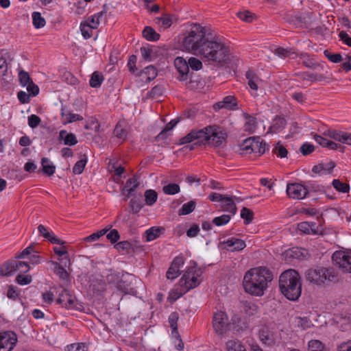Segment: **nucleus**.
Segmentation results:
<instances>
[{"label":"nucleus","mask_w":351,"mask_h":351,"mask_svg":"<svg viewBox=\"0 0 351 351\" xmlns=\"http://www.w3.org/2000/svg\"><path fill=\"white\" fill-rule=\"evenodd\" d=\"M268 149V145L260 136H254V141H253L252 145V152L258 153L261 155Z\"/></svg>","instance_id":"21"},{"label":"nucleus","mask_w":351,"mask_h":351,"mask_svg":"<svg viewBox=\"0 0 351 351\" xmlns=\"http://www.w3.org/2000/svg\"><path fill=\"white\" fill-rule=\"evenodd\" d=\"M137 282L138 280L135 276L126 273L123 274L119 281H117L116 287L119 291L125 294L136 295L137 291L134 287V284Z\"/></svg>","instance_id":"8"},{"label":"nucleus","mask_w":351,"mask_h":351,"mask_svg":"<svg viewBox=\"0 0 351 351\" xmlns=\"http://www.w3.org/2000/svg\"><path fill=\"white\" fill-rule=\"evenodd\" d=\"M184 263L182 256L175 257L166 273L167 279L174 280L180 276L181 274L180 268L184 265Z\"/></svg>","instance_id":"14"},{"label":"nucleus","mask_w":351,"mask_h":351,"mask_svg":"<svg viewBox=\"0 0 351 351\" xmlns=\"http://www.w3.org/2000/svg\"><path fill=\"white\" fill-rule=\"evenodd\" d=\"M143 74L147 75V80L151 82L156 77L157 70L154 66L150 65L144 68L138 75L141 76Z\"/></svg>","instance_id":"32"},{"label":"nucleus","mask_w":351,"mask_h":351,"mask_svg":"<svg viewBox=\"0 0 351 351\" xmlns=\"http://www.w3.org/2000/svg\"><path fill=\"white\" fill-rule=\"evenodd\" d=\"M228 351H246L243 345L238 340H230L226 343Z\"/></svg>","instance_id":"41"},{"label":"nucleus","mask_w":351,"mask_h":351,"mask_svg":"<svg viewBox=\"0 0 351 351\" xmlns=\"http://www.w3.org/2000/svg\"><path fill=\"white\" fill-rule=\"evenodd\" d=\"M287 22L291 24L294 27H302L304 24V21L301 16L295 15V16H287Z\"/></svg>","instance_id":"56"},{"label":"nucleus","mask_w":351,"mask_h":351,"mask_svg":"<svg viewBox=\"0 0 351 351\" xmlns=\"http://www.w3.org/2000/svg\"><path fill=\"white\" fill-rule=\"evenodd\" d=\"M10 263H12L11 265L14 267L12 268L13 274L16 271H19L20 273H26L30 269L27 262L20 261L15 258L14 260H10Z\"/></svg>","instance_id":"25"},{"label":"nucleus","mask_w":351,"mask_h":351,"mask_svg":"<svg viewBox=\"0 0 351 351\" xmlns=\"http://www.w3.org/2000/svg\"><path fill=\"white\" fill-rule=\"evenodd\" d=\"M174 65L179 73L177 79L181 82L186 81L189 73L186 60L182 57H177L174 60Z\"/></svg>","instance_id":"16"},{"label":"nucleus","mask_w":351,"mask_h":351,"mask_svg":"<svg viewBox=\"0 0 351 351\" xmlns=\"http://www.w3.org/2000/svg\"><path fill=\"white\" fill-rule=\"evenodd\" d=\"M287 121L285 118L281 117H276L271 125L269 130L272 133H276L282 131L286 126Z\"/></svg>","instance_id":"26"},{"label":"nucleus","mask_w":351,"mask_h":351,"mask_svg":"<svg viewBox=\"0 0 351 351\" xmlns=\"http://www.w3.org/2000/svg\"><path fill=\"white\" fill-rule=\"evenodd\" d=\"M245 117L246 119V121L244 124V130L250 133L254 132L256 127V118L247 114H245Z\"/></svg>","instance_id":"34"},{"label":"nucleus","mask_w":351,"mask_h":351,"mask_svg":"<svg viewBox=\"0 0 351 351\" xmlns=\"http://www.w3.org/2000/svg\"><path fill=\"white\" fill-rule=\"evenodd\" d=\"M300 58L302 60V63L305 67L313 71L328 73V67L325 62H319L306 53H301Z\"/></svg>","instance_id":"12"},{"label":"nucleus","mask_w":351,"mask_h":351,"mask_svg":"<svg viewBox=\"0 0 351 351\" xmlns=\"http://www.w3.org/2000/svg\"><path fill=\"white\" fill-rule=\"evenodd\" d=\"M165 88L162 85H156L147 93V97L157 99L162 95Z\"/></svg>","instance_id":"52"},{"label":"nucleus","mask_w":351,"mask_h":351,"mask_svg":"<svg viewBox=\"0 0 351 351\" xmlns=\"http://www.w3.org/2000/svg\"><path fill=\"white\" fill-rule=\"evenodd\" d=\"M54 252L60 256H65L64 257L60 259L61 263L64 267H69L71 265L70 258L68 255V251L64 247H57L53 248Z\"/></svg>","instance_id":"29"},{"label":"nucleus","mask_w":351,"mask_h":351,"mask_svg":"<svg viewBox=\"0 0 351 351\" xmlns=\"http://www.w3.org/2000/svg\"><path fill=\"white\" fill-rule=\"evenodd\" d=\"M19 79L20 84L25 86L32 80H31L29 75L27 72L22 70L19 73Z\"/></svg>","instance_id":"63"},{"label":"nucleus","mask_w":351,"mask_h":351,"mask_svg":"<svg viewBox=\"0 0 351 351\" xmlns=\"http://www.w3.org/2000/svg\"><path fill=\"white\" fill-rule=\"evenodd\" d=\"M243 311L249 316H252L258 313V306L254 302H245L243 304Z\"/></svg>","instance_id":"42"},{"label":"nucleus","mask_w":351,"mask_h":351,"mask_svg":"<svg viewBox=\"0 0 351 351\" xmlns=\"http://www.w3.org/2000/svg\"><path fill=\"white\" fill-rule=\"evenodd\" d=\"M245 77L247 80V84L249 85L250 88L256 90L258 89L257 82L259 80L258 77L252 71H247Z\"/></svg>","instance_id":"33"},{"label":"nucleus","mask_w":351,"mask_h":351,"mask_svg":"<svg viewBox=\"0 0 351 351\" xmlns=\"http://www.w3.org/2000/svg\"><path fill=\"white\" fill-rule=\"evenodd\" d=\"M273 276L266 267H256L248 271L243 278V287L246 292L261 296L271 282Z\"/></svg>","instance_id":"2"},{"label":"nucleus","mask_w":351,"mask_h":351,"mask_svg":"<svg viewBox=\"0 0 351 351\" xmlns=\"http://www.w3.org/2000/svg\"><path fill=\"white\" fill-rule=\"evenodd\" d=\"M164 193L167 195H175L180 192V186L175 183H171L162 187Z\"/></svg>","instance_id":"50"},{"label":"nucleus","mask_w":351,"mask_h":351,"mask_svg":"<svg viewBox=\"0 0 351 351\" xmlns=\"http://www.w3.org/2000/svg\"><path fill=\"white\" fill-rule=\"evenodd\" d=\"M226 133L223 132L217 125H208L200 130H191L188 134L180 139L179 145L190 143L186 146L189 150L195 149V146L211 145L213 147L220 146L226 138Z\"/></svg>","instance_id":"1"},{"label":"nucleus","mask_w":351,"mask_h":351,"mask_svg":"<svg viewBox=\"0 0 351 351\" xmlns=\"http://www.w3.org/2000/svg\"><path fill=\"white\" fill-rule=\"evenodd\" d=\"M114 247L119 252L127 251L129 253V250L132 248V244L128 241H123L118 242L115 244Z\"/></svg>","instance_id":"62"},{"label":"nucleus","mask_w":351,"mask_h":351,"mask_svg":"<svg viewBox=\"0 0 351 351\" xmlns=\"http://www.w3.org/2000/svg\"><path fill=\"white\" fill-rule=\"evenodd\" d=\"M253 141H254V136L245 139L240 144L241 150L245 151L246 152V153H252V145L253 143Z\"/></svg>","instance_id":"60"},{"label":"nucleus","mask_w":351,"mask_h":351,"mask_svg":"<svg viewBox=\"0 0 351 351\" xmlns=\"http://www.w3.org/2000/svg\"><path fill=\"white\" fill-rule=\"evenodd\" d=\"M315 224L312 223L310 224L308 222L303 221L298 225V229L299 231L304 233V234H311V232L315 233V231L314 230V227Z\"/></svg>","instance_id":"45"},{"label":"nucleus","mask_w":351,"mask_h":351,"mask_svg":"<svg viewBox=\"0 0 351 351\" xmlns=\"http://www.w3.org/2000/svg\"><path fill=\"white\" fill-rule=\"evenodd\" d=\"M201 274V270L197 269L196 266L189 267L180 278L178 287L171 293V297L173 301L182 297L190 289L197 287L202 280L199 278Z\"/></svg>","instance_id":"5"},{"label":"nucleus","mask_w":351,"mask_h":351,"mask_svg":"<svg viewBox=\"0 0 351 351\" xmlns=\"http://www.w3.org/2000/svg\"><path fill=\"white\" fill-rule=\"evenodd\" d=\"M182 119V117L180 116L177 119L171 120L169 123H167L165 128L156 136V141H160L161 140H165L170 135V132L171 130L177 125V123Z\"/></svg>","instance_id":"19"},{"label":"nucleus","mask_w":351,"mask_h":351,"mask_svg":"<svg viewBox=\"0 0 351 351\" xmlns=\"http://www.w3.org/2000/svg\"><path fill=\"white\" fill-rule=\"evenodd\" d=\"M223 103L224 104L225 108L228 110H234L237 107V101L236 98L233 96H226L223 99Z\"/></svg>","instance_id":"54"},{"label":"nucleus","mask_w":351,"mask_h":351,"mask_svg":"<svg viewBox=\"0 0 351 351\" xmlns=\"http://www.w3.org/2000/svg\"><path fill=\"white\" fill-rule=\"evenodd\" d=\"M306 278L308 282L318 285L324 284L326 281L335 283L339 280L337 274L331 267L310 269L306 272Z\"/></svg>","instance_id":"7"},{"label":"nucleus","mask_w":351,"mask_h":351,"mask_svg":"<svg viewBox=\"0 0 351 351\" xmlns=\"http://www.w3.org/2000/svg\"><path fill=\"white\" fill-rule=\"evenodd\" d=\"M50 160L47 158H43L41 159L42 171L47 176H51L55 173L56 166L52 163L48 164Z\"/></svg>","instance_id":"28"},{"label":"nucleus","mask_w":351,"mask_h":351,"mask_svg":"<svg viewBox=\"0 0 351 351\" xmlns=\"http://www.w3.org/2000/svg\"><path fill=\"white\" fill-rule=\"evenodd\" d=\"M11 264L10 261H8L0 267V277L10 276L14 274L12 270L14 267Z\"/></svg>","instance_id":"46"},{"label":"nucleus","mask_w":351,"mask_h":351,"mask_svg":"<svg viewBox=\"0 0 351 351\" xmlns=\"http://www.w3.org/2000/svg\"><path fill=\"white\" fill-rule=\"evenodd\" d=\"M213 326L215 332L219 335H223L227 331L228 316L222 311L214 314Z\"/></svg>","instance_id":"10"},{"label":"nucleus","mask_w":351,"mask_h":351,"mask_svg":"<svg viewBox=\"0 0 351 351\" xmlns=\"http://www.w3.org/2000/svg\"><path fill=\"white\" fill-rule=\"evenodd\" d=\"M32 20L33 25L36 29L43 27L46 24L45 19L38 12H34L32 13Z\"/></svg>","instance_id":"44"},{"label":"nucleus","mask_w":351,"mask_h":351,"mask_svg":"<svg viewBox=\"0 0 351 351\" xmlns=\"http://www.w3.org/2000/svg\"><path fill=\"white\" fill-rule=\"evenodd\" d=\"M104 14H106V12L101 11L97 14L89 17L88 20L84 23H86L87 25H90V27L92 29H97L99 23V19Z\"/></svg>","instance_id":"43"},{"label":"nucleus","mask_w":351,"mask_h":351,"mask_svg":"<svg viewBox=\"0 0 351 351\" xmlns=\"http://www.w3.org/2000/svg\"><path fill=\"white\" fill-rule=\"evenodd\" d=\"M322 71H315L313 73L311 72H302L296 73L295 75L303 80H308L311 82H322L328 79L327 74Z\"/></svg>","instance_id":"17"},{"label":"nucleus","mask_w":351,"mask_h":351,"mask_svg":"<svg viewBox=\"0 0 351 351\" xmlns=\"http://www.w3.org/2000/svg\"><path fill=\"white\" fill-rule=\"evenodd\" d=\"M66 351H86V346L84 343H72L66 346Z\"/></svg>","instance_id":"64"},{"label":"nucleus","mask_w":351,"mask_h":351,"mask_svg":"<svg viewBox=\"0 0 351 351\" xmlns=\"http://www.w3.org/2000/svg\"><path fill=\"white\" fill-rule=\"evenodd\" d=\"M196 206V202L193 200H191L189 202L184 204L178 210L179 215H186L192 213Z\"/></svg>","instance_id":"37"},{"label":"nucleus","mask_w":351,"mask_h":351,"mask_svg":"<svg viewBox=\"0 0 351 351\" xmlns=\"http://www.w3.org/2000/svg\"><path fill=\"white\" fill-rule=\"evenodd\" d=\"M87 162V156L86 154H84L82 156V158L78 160L73 167V173L74 174H81Z\"/></svg>","instance_id":"40"},{"label":"nucleus","mask_w":351,"mask_h":351,"mask_svg":"<svg viewBox=\"0 0 351 351\" xmlns=\"http://www.w3.org/2000/svg\"><path fill=\"white\" fill-rule=\"evenodd\" d=\"M197 55L208 61L221 63L227 60L229 48L225 43L208 34Z\"/></svg>","instance_id":"3"},{"label":"nucleus","mask_w":351,"mask_h":351,"mask_svg":"<svg viewBox=\"0 0 351 351\" xmlns=\"http://www.w3.org/2000/svg\"><path fill=\"white\" fill-rule=\"evenodd\" d=\"M332 261L339 265L343 272L351 273V252H336L332 255Z\"/></svg>","instance_id":"11"},{"label":"nucleus","mask_w":351,"mask_h":351,"mask_svg":"<svg viewBox=\"0 0 351 351\" xmlns=\"http://www.w3.org/2000/svg\"><path fill=\"white\" fill-rule=\"evenodd\" d=\"M165 228L163 227H152L145 231L147 241H152L160 237L163 233Z\"/></svg>","instance_id":"23"},{"label":"nucleus","mask_w":351,"mask_h":351,"mask_svg":"<svg viewBox=\"0 0 351 351\" xmlns=\"http://www.w3.org/2000/svg\"><path fill=\"white\" fill-rule=\"evenodd\" d=\"M286 191L290 198L295 199H304L308 194V189L300 183L288 184Z\"/></svg>","instance_id":"13"},{"label":"nucleus","mask_w":351,"mask_h":351,"mask_svg":"<svg viewBox=\"0 0 351 351\" xmlns=\"http://www.w3.org/2000/svg\"><path fill=\"white\" fill-rule=\"evenodd\" d=\"M59 139L64 141L65 145L73 146L77 143L76 136L73 133H68L66 130H62L59 133Z\"/></svg>","instance_id":"22"},{"label":"nucleus","mask_w":351,"mask_h":351,"mask_svg":"<svg viewBox=\"0 0 351 351\" xmlns=\"http://www.w3.org/2000/svg\"><path fill=\"white\" fill-rule=\"evenodd\" d=\"M187 63L189 68H191L193 70L199 71L202 68V62L195 57H191L188 59Z\"/></svg>","instance_id":"59"},{"label":"nucleus","mask_w":351,"mask_h":351,"mask_svg":"<svg viewBox=\"0 0 351 351\" xmlns=\"http://www.w3.org/2000/svg\"><path fill=\"white\" fill-rule=\"evenodd\" d=\"M145 200L148 206H152L158 199V193L152 189H148L145 191Z\"/></svg>","instance_id":"39"},{"label":"nucleus","mask_w":351,"mask_h":351,"mask_svg":"<svg viewBox=\"0 0 351 351\" xmlns=\"http://www.w3.org/2000/svg\"><path fill=\"white\" fill-rule=\"evenodd\" d=\"M112 228V225L108 226L106 228L97 231V232H94L92 234L89 235L88 237H86L84 238V241L86 242H93L95 241L98 240L101 237L107 233L108 231H109Z\"/></svg>","instance_id":"38"},{"label":"nucleus","mask_w":351,"mask_h":351,"mask_svg":"<svg viewBox=\"0 0 351 351\" xmlns=\"http://www.w3.org/2000/svg\"><path fill=\"white\" fill-rule=\"evenodd\" d=\"M308 256V252L305 248L293 247L285 251L284 253L285 258L287 261H291L293 259L304 260Z\"/></svg>","instance_id":"15"},{"label":"nucleus","mask_w":351,"mask_h":351,"mask_svg":"<svg viewBox=\"0 0 351 351\" xmlns=\"http://www.w3.org/2000/svg\"><path fill=\"white\" fill-rule=\"evenodd\" d=\"M228 247V250L231 252L241 251L246 246L244 241L232 237L223 242Z\"/></svg>","instance_id":"20"},{"label":"nucleus","mask_w":351,"mask_h":351,"mask_svg":"<svg viewBox=\"0 0 351 351\" xmlns=\"http://www.w3.org/2000/svg\"><path fill=\"white\" fill-rule=\"evenodd\" d=\"M64 297H67V301L64 303V307L67 309H79L77 307L78 302L75 298L70 294L68 290L64 289L61 294H60L57 302L62 304L65 301Z\"/></svg>","instance_id":"18"},{"label":"nucleus","mask_w":351,"mask_h":351,"mask_svg":"<svg viewBox=\"0 0 351 351\" xmlns=\"http://www.w3.org/2000/svg\"><path fill=\"white\" fill-rule=\"evenodd\" d=\"M186 86L190 90H196L202 86V83L197 79H195L193 76V73H191L189 81L186 82Z\"/></svg>","instance_id":"61"},{"label":"nucleus","mask_w":351,"mask_h":351,"mask_svg":"<svg viewBox=\"0 0 351 351\" xmlns=\"http://www.w3.org/2000/svg\"><path fill=\"white\" fill-rule=\"evenodd\" d=\"M332 184L337 191L342 193L348 192L350 189L348 184L341 182L339 180H333Z\"/></svg>","instance_id":"58"},{"label":"nucleus","mask_w":351,"mask_h":351,"mask_svg":"<svg viewBox=\"0 0 351 351\" xmlns=\"http://www.w3.org/2000/svg\"><path fill=\"white\" fill-rule=\"evenodd\" d=\"M51 264L53 265L54 273L62 280H69V274L62 266L61 263L52 261Z\"/></svg>","instance_id":"24"},{"label":"nucleus","mask_w":351,"mask_h":351,"mask_svg":"<svg viewBox=\"0 0 351 351\" xmlns=\"http://www.w3.org/2000/svg\"><path fill=\"white\" fill-rule=\"evenodd\" d=\"M17 342L16 335L10 330L0 332V351H11Z\"/></svg>","instance_id":"9"},{"label":"nucleus","mask_w":351,"mask_h":351,"mask_svg":"<svg viewBox=\"0 0 351 351\" xmlns=\"http://www.w3.org/2000/svg\"><path fill=\"white\" fill-rule=\"evenodd\" d=\"M308 351H326L322 343L319 340H311L308 342Z\"/></svg>","instance_id":"55"},{"label":"nucleus","mask_w":351,"mask_h":351,"mask_svg":"<svg viewBox=\"0 0 351 351\" xmlns=\"http://www.w3.org/2000/svg\"><path fill=\"white\" fill-rule=\"evenodd\" d=\"M140 179V176L138 174L134 175V176L129 180H128L125 182V186L122 189V194L125 195V190L132 187L133 185H137V188L138 187L140 183L138 182Z\"/></svg>","instance_id":"51"},{"label":"nucleus","mask_w":351,"mask_h":351,"mask_svg":"<svg viewBox=\"0 0 351 351\" xmlns=\"http://www.w3.org/2000/svg\"><path fill=\"white\" fill-rule=\"evenodd\" d=\"M254 213L253 212L246 208L243 207L241 210V217L244 219V223L247 225L252 221Z\"/></svg>","instance_id":"49"},{"label":"nucleus","mask_w":351,"mask_h":351,"mask_svg":"<svg viewBox=\"0 0 351 351\" xmlns=\"http://www.w3.org/2000/svg\"><path fill=\"white\" fill-rule=\"evenodd\" d=\"M281 293L289 300L296 301L302 293L300 276L295 270L289 269L281 274L279 278Z\"/></svg>","instance_id":"4"},{"label":"nucleus","mask_w":351,"mask_h":351,"mask_svg":"<svg viewBox=\"0 0 351 351\" xmlns=\"http://www.w3.org/2000/svg\"><path fill=\"white\" fill-rule=\"evenodd\" d=\"M104 81V76L98 71H95L92 75L89 81V84L93 88L99 87Z\"/></svg>","instance_id":"35"},{"label":"nucleus","mask_w":351,"mask_h":351,"mask_svg":"<svg viewBox=\"0 0 351 351\" xmlns=\"http://www.w3.org/2000/svg\"><path fill=\"white\" fill-rule=\"evenodd\" d=\"M272 152L278 157H280L281 158L287 157L288 154L287 149L281 145L280 142H278L274 145Z\"/></svg>","instance_id":"48"},{"label":"nucleus","mask_w":351,"mask_h":351,"mask_svg":"<svg viewBox=\"0 0 351 351\" xmlns=\"http://www.w3.org/2000/svg\"><path fill=\"white\" fill-rule=\"evenodd\" d=\"M223 201L226 202V204L222 206L223 210L229 212L232 215H235L237 208L234 202V198L226 195Z\"/></svg>","instance_id":"30"},{"label":"nucleus","mask_w":351,"mask_h":351,"mask_svg":"<svg viewBox=\"0 0 351 351\" xmlns=\"http://www.w3.org/2000/svg\"><path fill=\"white\" fill-rule=\"evenodd\" d=\"M9 54L7 51L1 50L0 51V77L5 75L8 70L7 58Z\"/></svg>","instance_id":"31"},{"label":"nucleus","mask_w":351,"mask_h":351,"mask_svg":"<svg viewBox=\"0 0 351 351\" xmlns=\"http://www.w3.org/2000/svg\"><path fill=\"white\" fill-rule=\"evenodd\" d=\"M231 219L230 215H222L221 216L215 217L212 223L217 226H221L227 224Z\"/></svg>","instance_id":"57"},{"label":"nucleus","mask_w":351,"mask_h":351,"mask_svg":"<svg viewBox=\"0 0 351 351\" xmlns=\"http://www.w3.org/2000/svg\"><path fill=\"white\" fill-rule=\"evenodd\" d=\"M143 36L149 41H157L160 39V34H158L152 27L146 26L143 30Z\"/></svg>","instance_id":"27"},{"label":"nucleus","mask_w":351,"mask_h":351,"mask_svg":"<svg viewBox=\"0 0 351 351\" xmlns=\"http://www.w3.org/2000/svg\"><path fill=\"white\" fill-rule=\"evenodd\" d=\"M207 36L204 27L197 23L192 24L182 41V46L185 50L197 54Z\"/></svg>","instance_id":"6"},{"label":"nucleus","mask_w":351,"mask_h":351,"mask_svg":"<svg viewBox=\"0 0 351 351\" xmlns=\"http://www.w3.org/2000/svg\"><path fill=\"white\" fill-rule=\"evenodd\" d=\"M158 24L164 29H167L172 25V19L170 14H165L163 16L156 19Z\"/></svg>","instance_id":"47"},{"label":"nucleus","mask_w":351,"mask_h":351,"mask_svg":"<svg viewBox=\"0 0 351 351\" xmlns=\"http://www.w3.org/2000/svg\"><path fill=\"white\" fill-rule=\"evenodd\" d=\"M261 341L266 345H271L274 343L273 335L267 329H262L259 332Z\"/></svg>","instance_id":"36"},{"label":"nucleus","mask_w":351,"mask_h":351,"mask_svg":"<svg viewBox=\"0 0 351 351\" xmlns=\"http://www.w3.org/2000/svg\"><path fill=\"white\" fill-rule=\"evenodd\" d=\"M129 206L130 208V212L133 214H136L142 209L143 204L140 200L132 198L129 202Z\"/></svg>","instance_id":"53"}]
</instances>
